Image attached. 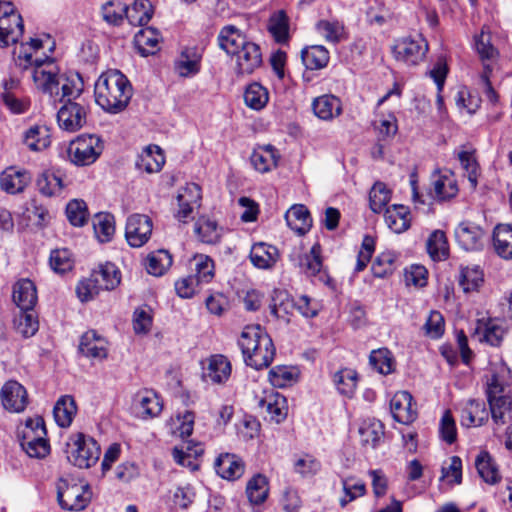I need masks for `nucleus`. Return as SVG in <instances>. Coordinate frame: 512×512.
Listing matches in <instances>:
<instances>
[{"label":"nucleus","instance_id":"1","mask_svg":"<svg viewBox=\"0 0 512 512\" xmlns=\"http://www.w3.org/2000/svg\"><path fill=\"white\" fill-rule=\"evenodd\" d=\"M44 49L49 52L54 49L49 36L45 39L30 38L14 51L15 65L23 71H30L35 86L48 94L55 104L78 98L84 88L81 76L78 73L59 75L55 60L42 52Z\"/></svg>","mask_w":512,"mask_h":512},{"label":"nucleus","instance_id":"2","mask_svg":"<svg viewBox=\"0 0 512 512\" xmlns=\"http://www.w3.org/2000/svg\"><path fill=\"white\" fill-rule=\"evenodd\" d=\"M96 103L106 112L116 114L128 105L132 87L127 77L119 70L102 73L94 88Z\"/></svg>","mask_w":512,"mask_h":512},{"label":"nucleus","instance_id":"3","mask_svg":"<svg viewBox=\"0 0 512 512\" xmlns=\"http://www.w3.org/2000/svg\"><path fill=\"white\" fill-rule=\"evenodd\" d=\"M244 363L260 370L268 367L275 356V347L269 334L259 325H247L238 339Z\"/></svg>","mask_w":512,"mask_h":512},{"label":"nucleus","instance_id":"4","mask_svg":"<svg viewBox=\"0 0 512 512\" xmlns=\"http://www.w3.org/2000/svg\"><path fill=\"white\" fill-rule=\"evenodd\" d=\"M508 373V368L501 365L487 381L486 395L494 430L502 427L512 418V395L506 381Z\"/></svg>","mask_w":512,"mask_h":512},{"label":"nucleus","instance_id":"5","mask_svg":"<svg viewBox=\"0 0 512 512\" xmlns=\"http://www.w3.org/2000/svg\"><path fill=\"white\" fill-rule=\"evenodd\" d=\"M47 431L44 419L40 416L28 418L20 431V443L23 450L32 458H44L50 452L46 439Z\"/></svg>","mask_w":512,"mask_h":512},{"label":"nucleus","instance_id":"6","mask_svg":"<svg viewBox=\"0 0 512 512\" xmlns=\"http://www.w3.org/2000/svg\"><path fill=\"white\" fill-rule=\"evenodd\" d=\"M66 454L72 465L87 469L97 463L100 456V447L92 437L83 433H76L69 437Z\"/></svg>","mask_w":512,"mask_h":512},{"label":"nucleus","instance_id":"7","mask_svg":"<svg viewBox=\"0 0 512 512\" xmlns=\"http://www.w3.org/2000/svg\"><path fill=\"white\" fill-rule=\"evenodd\" d=\"M23 32V19L14 4L0 0V47L17 43Z\"/></svg>","mask_w":512,"mask_h":512},{"label":"nucleus","instance_id":"8","mask_svg":"<svg viewBox=\"0 0 512 512\" xmlns=\"http://www.w3.org/2000/svg\"><path fill=\"white\" fill-rule=\"evenodd\" d=\"M103 151V142L97 135H80L68 147L70 161L77 166L94 163Z\"/></svg>","mask_w":512,"mask_h":512},{"label":"nucleus","instance_id":"9","mask_svg":"<svg viewBox=\"0 0 512 512\" xmlns=\"http://www.w3.org/2000/svg\"><path fill=\"white\" fill-rule=\"evenodd\" d=\"M57 498L63 509L80 511L89 503L91 492L86 484L60 479L57 485Z\"/></svg>","mask_w":512,"mask_h":512},{"label":"nucleus","instance_id":"10","mask_svg":"<svg viewBox=\"0 0 512 512\" xmlns=\"http://www.w3.org/2000/svg\"><path fill=\"white\" fill-rule=\"evenodd\" d=\"M393 55L397 61L407 65H416L422 61L428 51L425 39L402 38L393 46Z\"/></svg>","mask_w":512,"mask_h":512},{"label":"nucleus","instance_id":"11","mask_svg":"<svg viewBox=\"0 0 512 512\" xmlns=\"http://www.w3.org/2000/svg\"><path fill=\"white\" fill-rule=\"evenodd\" d=\"M201 199V188L198 184L188 183L182 187L177 195L178 209L175 213L177 220L187 223L192 219V214L200 206Z\"/></svg>","mask_w":512,"mask_h":512},{"label":"nucleus","instance_id":"12","mask_svg":"<svg viewBox=\"0 0 512 512\" xmlns=\"http://www.w3.org/2000/svg\"><path fill=\"white\" fill-rule=\"evenodd\" d=\"M152 233L151 219L142 214H133L127 219L125 236L130 246L139 248L150 238Z\"/></svg>","mask_w":512,"mask_h":512},{"label":"nucleus","instance_id":"13","mask_svg":"<svg viewBox=\"0 0 512 512\" xmlns=\"http://www.w3.org/2000/svg\"><path fill=\"white\" fill-rule=\"evenodd\" d=\"M57 121L61 129L76 132L86 124V108L74 101L65 102L58 110Z\"/></svg>","mask_w":512,"mask_h":512},{"label":"nucleus","instance_id":"14","mask_svg":"<svg viewBox=\"0 0 512 512\" xmlns=\"http://www.w3.org/2000/svg\"><path fill=\"white\" fill-rule=\"evenodd\" d=\"M3 407L12 413H21L28 405V394L23 385L19 382L7 381L0 391Z\"/></svg>","mask_w":512,"mask_h":512},{"label":"nucleus","instance_id":"15","mask_svg":"<svg viewBox=\"0 0 512 512\" xmlns=\"http://www.w3.org/2000/svg\"><path fill=\"white\" fill-rule=\"evenodd\" d=\"M393 418L402 424H410L417 418L416 404L412 395L407 391L395 393L390 401Z\"/></svg>","mask_w":512,"mask_h":512},{"label":"nucleus","instance_id":"16","mask_svg":"<svg viewBox=\"0 0 512 512\" xmlns=\"http://www.w3.org/2000/svg\"><path fill=\"white\" fill-rule=\"evenodd\" d=\"M458 193L457 180L451 171L437 172L432 175L429 195L438 201L455 197Z\"/></svg>","mask_w":512,"mask_h":512},{"label":"nucleus","instance_id":"17","mask_svg":"<svg viewBox=\"0 0 512 512\" xmlns=\"http://www.w3.org/2000/svg\"><path fill=\"white\" fill-rule=\"evenodd\" d=\"M236 56V73L238 75H250L262 64V53L259 45L249 41Z\"/></svg>","mask_w":512,"mask_h":512},{"label":"nucleus","instance_id":"18","mask_svg":"<svg viewBox=\"0 0 512 512\" xmlns=\"http://www.w3.org/2000/svg\"><path fill=\"white\" fill-rule=\"evenodd\" d=\"M484 234L483 229L472 222H462L455 229L456 241L467 251L482 248Z\"/></svg>","mask_w":512,"mask_h":512},{"label":"nucleus","instance_id":"19","mask_svg":"<svg viewBox=\"0 0 512 512\" xmlns=\"http://www.w3.org/2000/svg\"><path fill=\"white\" fill-rule=\"evenodd\" d=\"M79 351L87 358L104 360L108 355L107 341L96 331H87L81 337Z\"/></svg>","mask_w":512,"mask_h":512},{"label":"nucleus","instance_id":"20","mask_svg":"<svg viewBox=\"0 0 512 512\" xmlns=\"http://www.w3.org/2000/svg\"><path fill=\"white\" fill-rule=\"evenodd\" d=\"M30 181L31 175L25 169L8 167L0 175V187L9 194L22 192Z\"/></svg>","mask_w":512,"mask_h":512},{"label":"nucleus","instance_id":"21","mask_svg":"<svg viewBox=\"0 0 512 512\" xmlns=\"http://www.w3.org/2000/svg\"><path fill=\"white\" fill-rule=\"evenodd\" d=\"M489 419V412L483 401L470 399L461 410L460 422L463 427H479Z\"/></svg>","mask_w":512,"mask_h":512},{"label":"nucleus","instance_id":"22","mask_svg":"<svg viewBox=\"0 0 512 512\" xmlns=\"http://www.w3.org/2000/svg\"><path fill=\"white\" fill-rule=\"evenodd\" d=\"M134 409L137 416L142 419L153 418L162 411V403L155 392L144 390L136 394Z\"/></svg>","mask_w":512,"mask_h":512},{"label":"nucleus","instance_id":"23","mask_svg":"<svg viewBox=\"0 0 512 512\" xmlns=\"http://www.w3.org/2000/svg\"><path fill=\"white\" fill-rule=\"evenodd\" d=\"M312 110L319 119L331 121L341 115L342 102L335 95L324 94L313 100Z\"/></svg>","mask_w":512,"mask_h":512},{"label":"nucleus","instance_id":"24","mask_svg":"<svg viewBox=\"0 0 512 512\" xmlns=\"http://www.w3.org/2000/svg\"><path fill=\"white\" fill-rule=\"evenodd\" d=\"M217 474L227 480L240 478L245 470L244 462L235 454H221L215 461Z\"/></svg>","mask_w":512,"mask_h":512},{"label":"nucleus","instance_id":"25","mask_svg":"<svg viewBox=\"0 0 512 512\" xmlns=\"http://www.w3.org/2000/svg\"><path fill=\"white\" fill-rule=\"evenodd\" d=\"M12 298L22 311L32 310L37 303V291L29 279H21L13 286Z\"/></svg>","mask_w":512,"mask_h":512},{"label":"nucleus","instance_id":"26","mask_svg":"<svg viewBox=\"0 0 512 512\" xmlns=\"http://www.w3.org/2000/svg\"><path fill=\"white\" fill-rule=\"evenodd\" d=\"M259 407L267 413L269 419L275 423H281L287 416L286 398L279 393L271 392L259 400Z\"/></svg>","mask_w":512,"mask_h":512},{"label":"nucleus","instance_id":"27","mask_svg":"<svg viewBox=\"0 0 512 512\" xmlns=\"http://www.w3.org/2000/svg\"><path fill=\"white\" fill-rule=\"evenodd\" d=\"M164 163L165 156L161 148L157 145H149L139 154L136 167L140 171L156 173L162 169Z\"/></svg>","mask_w":512,"mask_h":512},{"label":"nucleus","instance_id":"28","mask_svg":"<svg viewBox=\"0 0 512 512\" xmlns=\"http://www.w3.org/2000/svg\"><path fill=\"white\" fill-rule=\"evenodd\" d=\"M218 42L221 49L226 51V53L235 55L249 40L237 27L228 25L221 29L218 35Z\"/></svg>","mask_w":512,"mask_h":512},{"label":"nucleus","instance_id":"29","mask_svg":"<svg viewBox=\"0 0 512 512\" xmlns=\"http://www.w3.org/2000/svg\"><path fill=\"white\" fill-rule=\"evenodd\" d=\"M278 258V249L263 242L254 244L250 251V260L259 269H270L276 264Z\"/></svg>","mask_w":512,"mask_h":512},{"label":"nucleus","instance_id":"30","mask_svg":"<svg viewBox=\"0 0 512 512\" xmlns=\"http://www.w3.org/2000/svg\"><path fill=\"white\" fill-rule=\"evenodd\" d=\"M278 160L279 154L272 145L257 147L250 157L252 166L260 173H266L275 168Z\"/></svg>","mask_w":512,"mask_h":512},{"label":"nucleus","instance_id":"31","mask_svg":"<svg viewBox=\"0 0 512 512\" xmlns=\"http://www.w3.org/2000/svg\"><path fill=\"white\" fill-rule=\"evenodd\" d=\"M231 375V363L223 355H213L208 359L204 377L213 383L221 384Z\"/></svg>","mask_w":512,"mask_h":512},{"label":"nucleus","instance_id":"32","mask_svg":"<svg viewBox=\"0 0 512 512\" xmlns=\"http://www.w3.org/2000/svg\"><path fill=\"white\" fill-rule=\"evenodd\" d=\"M287 225L299 235L307 233L312 226L308 209L302 205H293L285 214Z\"/></svg>","mask_w":512,"mask_h":512},{"label":"nucleus","instance_id":"33","mask_svg":"<svg viewBox=\"0 0 512 512\" xmlns=\"http://www.w3.org/2000/svg\"><path fill=\"white\" fill-rule=\"evenodd\" d=\"M23 143L31 151H42L50 146V130L45 125H33L22 136Z\"/></svg>","mask_w":512,"mask_h":512},{"label":"nucleus","instance_id":"34","mask_svg":"<svg viewBox=\"0 0 512 512\" xmlns=\"http://www.w3.org/2000/svg\"><path fill=\"white\" fill-rule=\"evenodd\" d=\"M410 213L406 206L393 205L385 210L384 219L389 229L402 233L410 227Z\"/></svg>","mask_w":512,"mask_h":512},{"label":"nucleus","instance_id":"35","mask_svg":"<svg viewBox=\"0 0 512 512\" xmlns=\"http://www.w3.org/2000/svg\"><path fill=\"white\" fill-rule=\"evenodd\" d=\"M316 31L328 43L337 44L347 38L343 22L337 19H322L316 23Z\"/></svg>","mask_w":512,"mask_h":512},{"label":"nucleus","instance_id":"36","mask_svg":"<svg viewBox=\"0 0 512 512\" xmlns=\"http://www.w3.org/2000/svg\"><path fill=\"white\" fill-rule=\"evenodd\" d=\"M301 58L307 69L319 70L327 66L330 53L322 45H312L302 50Z\"/></svg>","mask_w":512,"mask_h":512},{"label":"nucleus","instance_id":"37","mask_svg":"<svg viewBox=\"0 0 512 512\" xmlns=\"http://www.w3.org/2000/svg\"><path fill=\"white\" fill-rule=\"evenodd\" d=\"M76 412L77 406L75 400L69 395L60 397L53 409L56 423L63 428H67L71 425Z\"/></svg>","mask_w":512,"mask_h":512},{"label":"nucleus","instance_id":"38","mask_svg":"<svg viewBox=\"0 0 512 512\" xmlns=\"http://www.w3.org/2000/svg\"><path fill=\"white\" fill-rule=\"evenodd\" d=\"M505 331L501 325L493 320L479 322L475 330V335L480 342H485L491 346H499L503 340Z\"/></svg>","mask_w":512,"mask_h":512},{"label":"nucleus","instance_id":"39","mask_svg":"<svg viewBox=\"0 0 512 512\" xmlns=\"http://www.w3.org/2000/svg\"><path fill=\"white\" fill-rule=\"evenodd\" d=\"M493 245L497 254L504 259H512V226L497 225L493 233Z\"/></svg>","mask_w":512,"mask_h":512},{"label":"nucleus","instance_id":"40","mask_svg":"<svg viewBox=\"0 0 512 512\" xmlns=\"http://www.w3.org/2000/svg\"><path fill=\"white\" fill-rule=\"evenodd\" d=\"M92 275L97 279L101 290H113L121 281L120 270L111 262L100 265L98 270L92 272Z\"/></svg>","mask_w":512,"mask_h":512},{"label":"nucleus","instance_id":"41","mask_svg":"<svg viewBox=\"0 0 512 512\" xmlns=\"http://www.w3.org/2000/svg\"><path fill=\"white\" fill-rule=\"evenodd\" d=\"M153 12V6L149 0H135L130 7H127L126 18L131 25L143 26L151 20Z\"/></svg>","mask_w":512,"mask_h":512},{"label":"nucleus","instance_id":"42","mask_svg":"<svg viewBox=\"0 0 512 512\" xmlns=\"http://www.w3.org/2000/svg\"><path fill=\"white\" fill-rule=\"evenodd\" d=\"M361 443L375 448L384 436V425L376 419H366L359 428Z\"/></svg>","mask_w":512,"mask_h":512},{"label":"nucleus","instance_id":"43","mask_svg":"<svg viewBox=\"0 0 512 512\" xmlns=\"http://www.w3.org/2000/svg\"><path fill=\"white\" fill-rule=\"evenodd\" d=\"M475 466L479 476L488 484H495L500 480V474L493 458L487 451H481L476 459Z\"/></svg>","mask_w":512,"mask_h":512},{"label":"nucleus","instance_id":"44","mask_svg":"<svg viewBox=\"0 0 512 512\" xmlns=\"http://www.w3.org/2000/svg\"><path fill=\"white\" fill-rule=\"evenodd\" d=\"M333 382L341 395L351 398L357 388L358 374L353 369L343 368L334 374Z\"/></svg>","mask_w":512,"mask_h":512},{"label":"nucleus","instance_id":"45","mask_svg":"<svg viewBox=\"0 0 512 512\" xmlns=\"http://www.w3.org/2000/svg\"><path fill=\"white\" fill-rule=\"evenodd\" d=\"M269 493V483L266 476L254 475L247 483L246 494L251 504L259 505L265 502Z\"/></svg>","mask_w":512,"mask_h":512},{"label":"nucleus","instance_id":"46","mask_svg":"<svg viewBox=\"0 0 512 512\" xmlns=\"http://www.w3.org/2000/svg\"><path fill=\"white\" fill-rule=\"evenodd\" d=\"M268 31L276 42L286 43L289 38V18L285 11L274 12L268 21Z\"/></svg>","mask_w":512,"mask_h":512},{"label":"nucleus","instance_id":"47","mask_svg":"<svg viewBox=\"0 0 512 512\" xmlns=\"http://www.w3.org/2000/svg\"><path fill=\"white\" fill-rule=\"evenodd\" d=\"M146 270L153 276H162L172 265V256L166 250H157L146 258Z\"/></svg>","mask_w":512,"mask_h":512},{"label":"nucleus","instance_id":"48","mask_svg":"<svg viewBox=\"0 0 512 512\" xmlns=\"http://www.w3.org/2000/svg\"><path fill=\"white\" fill-rule=\"evenodd\" d=\"M134 41L141 55L148 56L158 49L159 33L151 27L141 29L136 33Z\"/></svg>","mask_w":512,"mask_h":512},{"label":"nucleus","instance_id":"49","mask_svg":"<svg viewBox=\"0 0 512 512\" xmlns=\"http://www.w3.org/2000/svg\"><path fill=\"white\" fill-rule=\"evenodd\" d=\"M426 248L429 256L434 261H443L448 257L449 248L445 233L434 231L428 238Z\"/></svg>","mask_w":512,"mask_h":512},{"label":"nucleus","instance_id":"50","mask_svg":"<svg viewBox=\"0 0 512 512\" xmlns=\"http://www.w3.org/2000/svg\"><path fill=\"white\" fill-rule=\"evenodd\" d=\"M194 231L198 238L206 244H215L221 237L217 223L207 217H200L196 221Z\"/></svg>","mask_w":512,"mask_h":512},{"label":"nucleus","instance_id":"51","mask_svg":"<svg viewBox=\"0 0 512 512\" xmlns=\"http://www.w3.org/2000/svg\"><path fill=\"white\" fill-rule=\"evenodd\" d=\"M268 100V90L257 82L248 85L244 92L245 104L253 110L263 109L267 105Z\"/></svg>","mask_w":512,"mask_h":512},{"label":"nucleus","instance_id":"52","mask_svg":"<svg viewBox=\"0 0 512 512\" xmlns=\"http://www.w3.org/2000/svg\"><path fill=\"white\" fill-rule=\"evenodd\" d=\"M195 415L191 411H184L172 417L168 423L172 434L181 438L189 437L193 432Z\"/></svg>","mask_w":512,"mask_h":512},{"label":"nucleus","instance_id":"53","mask_svg":"<svg viewBox=\"0 0 512 512\" xmlns=\"http://www.w3.org/2000/svg\"><path fill=\"white\" fill-rule=\"evenodd\" d=\"M484 275L479 266L461 267L458 282L464 292L477 290L483 283Z\"/></svg>","mask_w":512,"mask_h":512},{"label":"nucleus","instance_id":"54","mask_svg":"<svg viewBox=\"0 0 512 512\" xmlns=\"http://www.w3.org/2000/svg\"><path fill=\"white\" fill-rule=\"evenodd\" d=\"M299 266L309 276L320 273L323 264L321 258V246L315 243L309 252L303 254L299 259Z\"/></svg>","mask_w":512,"mask_h":512},{"label":"nucleus","instance_id":"55","mask_svg":"<svg viewBox=\"0 0 512 512\" xmlns=\"http://www.w3.org/2000/svg\"><path fill=\"white\" fill-rule=\"evenodd\" d=\"M36 185L38 191L47 197L59 195L64 187L62 178L51 172L39 175Z\"/></svg>","mask_w":512,"mask_h":512},{"label":"nucleus","instance_id":"56","mask_svg":"<svg viewBox=\"0 0 512 512\" xmlns=\"http://www.w3.org/2000/svg\"><path fill=\"white\" fill-rule=\"evenodd\" d=\"M93 228L100 242L110 241L115 232L114 217L109 213H99L95 215Z\"/></svg>","mask_w":512,"mask_h":512},{"label":"nucleus","instance_id":"57","mask_svg":"<svg viewBox=\"0 0 512 512\" xmlns=\"http://www.w3.org/2000/svg\"><path fill=\"white\" fill-rule=\"evenodd\" d=\"M391 199V192L382 182L373 185L369 193L370 209L374 213H381L386 210V206Z\"/></svg>","mask_w":512,"mask_h":512},{"label":"nucleus","instance_id":"58","mask_svg":"<svg viewBox=\"0 0 512 512\" xmlns=\"http://www.w3.org/2000/svg\"><path fill=\"white\" fill-rule=\"evenodd\" d=\"M195 274L193 275L200 284L209 283L214 277V261L207 255L194 256L192 260Z\"/></svg>","mask_w":512,"mask_h":512},{"label":"nucleus","instance_id":"59","mask_svg":"<svg viewBox=\"0 0 512 512\" xmlns=\"http://www.w3.org/2000/svg\"><path fill=\"white\" fill-rule=\"evenodd\" d=\"M397 255L392 251L379 254L372 263V273L375 277L384 278L393 273L396 268Z\"/></svg>","mask_w":512,"mask_h":512},{"label":"nucleus","instance_id":"60","mask_svg":"<svg viewBox=\"0 0 512 512\" xmlns=\"http://www.w3.org/2000/svg\"><path fill=\"white\" fill-rule=\"evenodd\" d=\"M14 323L17 332L26 338L33 336L39 328L38 319L33 309L28 311L21 310Z\"/></svg>","mask_w":512,"mask_h":512},{"label":"nucleus","instance_id":"61","mask_svg":"<svg viewBox=\"0 0 512 512\" xmlns=\"http://www.w3.org/2000/svg\"><path fill=\"white\" fill-rule=\"evenodd\" d=\"M369 363L374 370L382 375L390 374L393 371V357L386 348L373 350L369 356Z\"/></svg>","mask_w":512,"mask_h":512},{"label":"nucleus","instance_id":"62","mask_svg":"<svg viewBox=\"0 0 512 512\" xmlns=\"http://www.w3.org/2000/svg\"><path fill=\"white\" fill-rule=\"evenodd\" d=\"M296 371L288 366H275L268 373L269 382L277 388L291 386L296 379Z\"/></svg>","mask_w":512,"mask_h":512},{"label":"nucleus","instance_id":"63","mask_svg":"<svg viewBox=\"0 0 512 512\" xmlns=\"http://www.w3.org/2000/svg\"><path fill=\"white\" fill-rule=\"evenodd\" d=\"M342 488L344 491V497L340 499V505L342 507H345L349 502L366 493L365 483L361 480H356L354 477L343 478Z\"/></svg>","mask_w":512,"mask_h":512},{"label":"nucleus","instance_id":"64","mask_svg":"<svg viewBox=\"0 0 512 512\" xmlns=\"http://www.w3.org/2000/svg\"><path fill=\"white\" fill-rule=\"evenodd\" d=\"M49 265L51 269L58 274L70 271L73 267V259L70 251L65 248L51 251Z\"/></svg>","mask_w":512,"mask_h":512}]
</instances>
